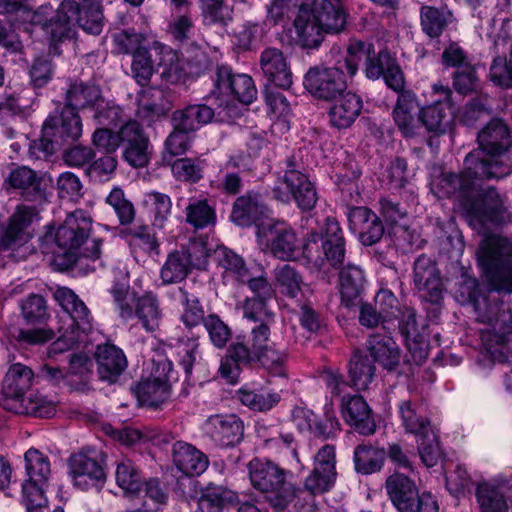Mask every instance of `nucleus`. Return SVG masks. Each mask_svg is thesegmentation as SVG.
I'll return each mask as SVG.
<instances>
[{
	"label": "nucleus",
	"mask_w": 512,
	"mask_h": 512,
	"mask_svg": "<svg viewBox=\"0 0 512 512\" xmlns=\"http://www.w3.org/2000/svg\"><path fill=\"white\" fill-rule=\"evenodd\" d=\"M266 298H249L246 299L241 308L243 316L252 321H260L271 325L274 322V314L270 311L265 303Z\"/></svg>",
	"instance_id": "69168bd1"
},
{
	"label": "nucleus",
	"mask_w": 512,
	"mask_h": 512,
	"mask_svg": "<svg viewBox=\"0 0 512 512\" xmlns=\"http://www.w3.org/2000/svg\"><path fill=\"white\" fill-rule=\"evenodd\" d=\"M253 79L247 74H233L231 69L221 66L217 70L213 94L220 104L229 105L233 100L250 104L256 97Z\"/></svg>",
	"instance_id": "f3484780"
},
{
	"label": "nucleus",
	"mask_w": 512,
	"mask_h": 512,
	"mask_svg": "<svg viewBox=\"0 0 512 512\" xmlns=\"http://www.w3.org/2000/svg\"><path fill=\"white\" fill-rule=\"evenodd\" d=\"M235 494L220 486H207L197 501L195 512H222L227 504L233 502Z\"/></svg>",
	"instance_id": "de8ad7c7"
},
{
	"label": "nucleus",
	"mask_w": 512,
	"mask_h": 512,
	"mask_svg": "<svg viewBox=\"0 0 512 512\" xmlns=\"http://www.w3.org/2000/svg\"><path fill=\"white\" fill-rule=\"evenodd\" d=\"M213 116V110L207 105H190L183 110L174 112L173 125L177 129L194 132L208 124Z\"/></svg>",
	"instance_id": "c03bdc74"
},
{
	"label": "nucleus",
	"mask_w": 512,
	"mask_h": 512,
	"mask_svg": "<svg viewBox=\"0 0 512 512\" xmlns=\"http://www.w3.org/2000/svg\"><path fill=\"white\" fill-rule=\"evenodd\" d=\"M504 483L502 476H496L478 484L476 496L481 512H510L501 490Z\"/></svg>",
	"instance_id": "f704fd0d"
},
{
	"label": "nucleus",
	"mask_w": 512,
	"mask_h": 512,
	"mask_svg": "<svg viewBox=\"0 0 512 512\" xmlns=\"http://www.w3.org/2000/svg\"><path fill=\"white\" fill-rule=\"evenodd\" d=\"M399 414L405 431L415 435L416 439L434 431L430 422L418 412L417 406L410 401L400 403Z\"/></svg>",
	"instance_id": "49530a36"
},
{
	"label": "nucleus",
	"mask_w": 512,
	"mask_h": 512,
	"mask_svg": "<svg viewBox=\"0 0 512 512\" xmlns=\"http://www.w3.org/2000/svg\"><path fill=\"white\" fill-rule=\"evenodd\" d=\"M54 298L65 315L61 318L59 337L50 346L49 355L62 353L78 343L85 342L92 330L90 311L73 290L59 287L54 292Z\"/></svg>",
	"instance_id": "423d86ee"
},
{
	"label": "nucleus",
	"mask_w": 512,
	"mask_h": 512,
	"mask_svg": "<svg viewBox=\"0 0 512 512\" xmlns=\"http://www.w3.org/2000/svg\"><path fill=\"white\" fill-rule=\"evenodd\" d=\"M280 397L276 393H271L266 390H254L250 388H242L239 391V400L246 406L254 410H269L278 401Z\"/></svg>",
	"instance_id": "052dcab7"
},
{
	"label": "nucleus",
	"mask_w": 512,
	"mask_h": 512,
	"mask_svg": "<svg viewBox=\"0 0 512 512\" xmlns=\"http://www.w3.org/2000/svg\"><path fill=\"white\" fill-rule=\"evenodd\" d=\"M173 461L181 472L189 476L200 475L208 467L207 457L200 450L183 441L173 445Z\"/></svg>",
	"instance_id": "ea45409f"
},
{
	"label": "nucleus",
	"mask_w": 512,
	"mask_h": 512,
	"mask_svg": "<svg viewBox=\"0 0 512 512\" xmlns=\"http://www.w3.org/2000/svg\"><path fill=\"white\" fill-rule=\"evenodd\" d=\"M110 293L115 309L122 320L129 321L136 317L148 332L158 328L162 310L156 294L147 291L137 296L136 292L130 290L127 283H114Z\"/></svg>",
	"instance_id": "9d476101"
},
{
	"label": "nucleus",
	"mask_w": 512,
	"mask_h": 512,
	"mask_svg": "<svg viewBox=\"0 0 512 512\" xmlns=\"http://www.w3.org/2000/svg\"><path fill=\"white\" fill-rule=\"evenodd\" d=\"M33 377L32 370L21 363L10 366L3 383V394L7 398L6 409L8 405L18 404L27 397L26 392L32 385Z\"/></svg>",
	"instance_id": "72a5a7b5"
},
{
	"label": "nucleus",
	"mask_w": 512,
	"mask_h": 512,
	"mask_svg": "<svg viewBox=\"0 0 512 512\" xmlns=\"http://www.w3.org/2000/svg\"><path fill=\"white\" fill-rule=\"evenodd\" d=\"M103 9L99 0H81L79 4L64 0L51 23L38 27L51 34L52 41L72 38L75 26L91 34H99L103 27Z\"/></svg>",
	"instance_id": "0eeeda50"
},
{
	"label": "nucleus",
	"mask_w": 512,
	"mask_h": 512,
	"mask_svg": "<svg viewBox=\"0 0 512 512\" xmlns=\"http://www.w3.org/2000/svg\"><path fill=\"white\" fill-rule=\"evenodd\" d=\"M260 68L275 86L288 89L292 85V73L281 50L266 48L260 56Z\"/></svg>",
	"instance_id": "473e14b6"
},
{
	"label": "nucleus",
	"mask_w": 512,
	"mask_h": 512,
	"mask_svg": "<svg viewBox=\"0 0 512 512\" xmlns=\"http://www.w3.org/2000/svg\"><path fill=\"white\" fill-rule=\"evenodd\" d=\"M335 449L323 446L314 457V468L305 480V488L312 494L328 491L336 480Z\"/></svg>",
	"instance_id": "393cba45"
},
{
	"label": "nucleus",
	"mask_w": 512,
	"mask_h": 512,
	"mask_svg": "<svg viewBox=\"0 0 512 512\" xmlns=\"http://www.w3.org/2000/svg\"><path fill=\"white\" fill-rule=\"evenodd\" d=\"M256 240L260 250L274 257L291 261L301 256L318 267L327 261L331 266L339 265L344 258V240L336 220L328 218L320 231H311L303 244L287 223L266 219L258 225Z\"/></svg>",
	"instance_id": "f03ea898"
},
{
	"label": "nucleus",
	"mask_w": 512,
	"mask_h": 512,
	"mask_svg": "<svg viewBox=\"0 0 512 512\" xmlns=\"http://www.w3.org/2000/svg\"><path fill=\"white\" fill-rule=\"evenodd\" d=\"M231 218L239 226L254 224L257 229L261 222L271 219L267 215L266 207L256 195L239 197L234 204Z\"/></svg>",
	"instance_id": "58836bf2"
},
{
	"label": "nucleus",
	"mask_w": 512,
	"mask_h": 512,
	"mask_svg": "<svg viewBox=\"0 0 512 512\" xmlns=\"http://www.w3.org/2000/svg\"><path fill=\"white\" fill-rule=\"evenodd\" d=\"M387 493L399 512H438V504L430 493L418 495L414 483L401 473L386 480Z\"/></svg>",
	"instance_id": "dca6fc26"
},
{
	"label": "nucleus",
	"mask_w": 512,
	"mask_h": 512,
	"mask_svg": "<svg viewBox=\"0 0 512 512\" xmlns=\"http://www.w3.org/2000/svg\"><path fill=\"white\" fill-rule=\"evenodd\" d=\"M170 362L156 365L150 376L142 378L135 387L134 393L142 406L158 407L167 401L171 395L167 370Z\"/></svg>",
	"instance_id": "4be33fe9"
},
{
	"label": "nucleus",
	"mask_w": 512,
	"mask_h": 512,
	"mask_svg": "<svg viewBox=\"0 0 512 512\" xmlns=\"http://www.w3.org/2000/svg\"><path fill=\"white\" fill-rule=\"evenodd\" d=\"M479 151L470 153L465 159V172L461 175L444 173L432 179V192L438 197L466 199L459 203V209L466 213L470 225L475 229L498 224L503 221L502 203L495 190H488L483 198L471 202V190L475 180L480 178H501L511 172V165L505 156L512 145V134L500 119H493L478 134Z\"/></svg>",
	"instance_id": "f257e3e1"
},
{
	"label": "nucleus",
	"mask_w": 512,
	"mask_h": 512,
	"mask_svg": "<svg viewBox=\"0 0 512 512\" xmlns=\"http://www.w3.org/2000/svg\"><path fill=\"white\" fill-rule=\"evenodd\" d=\"M367 348L371 357L387 370H393L400 361L399 348L389 336H371L367 342Z\"/></svg>",
	"instance_id": "37998d69"
},
{
	"label": "nucleus",
	"mask_w": 512,
	"mask_h": 512,
	"mask_svg": "<svg viewBox=\"0 0 512 512\" xmlns=\"http://www.w3.org/2000/svg\"><path fill=\"white\" fill-rule=\"evenodd\" d=\"M363 107L360 96L345 92L332 99L328 111L330 124L337 129L349 128L359 117Z\"/></svg>",
	"instance_id": "7c9ffc66"
},
{
	"label": "nucleus",
	"mask_w": 512,
	"mask_h": 512,
	"mask_svg": "<svg viewBox=\"0 0 512 512\" xmlns=\"http://www.w3.org/2000/svg\"><path fill=\"white\" fill-rule=\"evenodd\" d=\"M451 18V13L446 9H437L430 6L421 9L422 29L430 37H438Z\"/></svg>",
	"instance_id": "4d7b16f0"
},
{
	"label": "nucleus",
	"mask_w": 512,
	"mask_h": 512,
	"mask_svg": "<svg viewBox=\"0 0 512 512\" xmlns=\"http://www.w3.org/2000/svg\"><path fill=\"white\" fill-rule=\"evenodd\" d=\"M478 264L495 290L512 291V240L496 234L485 237L477 252Z\"/></svg>",
	"instance_id": "1a4fd4ad"
},
{
	"label": "nucleus",
	"mask_w": 512,
	"mask_h": 512,
	"mask_svg": "<svg viewBox=\"0 0 512 512\" xmlns=\"http://www.w3.org/2000/svg\"><path fill=\"white\" fill-rule=\"evenodd\" d=\"M215 211L204 199H193L186 208V220L195 228H204L215 222Z\"/></svg>",
	"instance_id": "bf43d9fd"
},
{
	"label": "nucleus",
	"mask_w": 512,
	"mask_h": 512,
	"mask_svg": "<svg viewBox=\"0 0 512 512\" xmlns=\"http://www.w3.org/2000/svg\"><path fill=\"white\" fill-rule=\"evenodd\" d=\"M8 410L18 414H28L37 417H51L56 412V404L53 400L39 394H29L21 402L8 405Z\"/></svg>",
	"instance_id": "09e8293b"
},
{
	"label": "nucleus",
	"mask_w": 512,
	"mask_h": 512,
	"mask_svg": "<svg viewBox=\"0 0 512 512\" xmlns=\"http://www.w3.org/2000/svg\"><path fill=\"white\" fill-rule=\"evenodd\" d=\"M414 282L420 291H427L431 302H437L441 298L442 281L434 262L429 257L420 256L415 261Z\"/></svg>",
	"instance_id": "c9c22d12"
},
{
	"label": "nucleus",
	"mask_w": 512,
	"mask_h": 512,
	"mask_svg": "<svg viewBox=\"0 0 512 512\" xmlns=\"http://www.w3.org/2000/svg\"><path fill=\"white\" fill-rule=\"evenodd\" d=\"M373 47L361 41H353L349 44L345 55L338 59L346 76L356 74L359 64L365 62L366 76L370 79L383 77L388 87L400 91L404 86L403 73L394 57L387 50L381 51L377 57L372 58Z\"/></svg>",
	"instance_id": "6e6552de"
},
{
	"label": "nucleus",
	"mask_w": 512,
	"mask_h": 512,
	"mask_svg": "<svg viewBox=\"0 0 512 512\" xmlns=\"http://www.w3.org/2000/svg\"><path fill=\"white\" fill-rule=\"evenodd\" d=\"M82 135V122L72 107L65 106L59 114L50 115L43 124L42 135L35 147L45 155L77 140Z\"/></svg>",
	"instance_id": "4468645a"
},
{
	"label": "nucleus",
	"mask_w": 512,
	"mask_h": 512,
	"mask_svg": "<svg viewBox=\"0 0 512 512\" xmlns=\"http://www.w3.org/2000/svg\"><path fill=\"white\" fill-rule=\"evenodd\" d=\"M132 76L136 82L145 86L156 72L165 86L184 80L183 62L179 54L169 46L153 41L149 49H137L131 64Z\"/></svg>",
	"instance_id": "39448f33"
},
{
	"label": "nucleus",
	"mask_w": 512,
	"mask_h": 512,
	"mask_svg": "<svg viewBox=\"0 0 512 512\" xmlns=\"http://www.w3.org/2000/svg\"><path fill=\"white\" fill-rule=\"evenodd\" d=\"M68 475L73 486L83 491L99 488L106 480L103 463L95 455L86 452L71 456L68 463Z\"/></svg>",
	"instance_id": "aec40b11"
},
{
	"label": "nucleus",
	"mask_w": 512,
	"mask_h": 512,
	"mask_svg": "<svg viewBox=\"0 0 512 512\" xmlns=\"http://www.w3.org/2000/svg\"><path fill=\"white\" fill-rule=\"evenodd\" d=\"M314 20L326 33H338L346 25V12L341 0H304Z\"/></svg>",
	"instance_id": "cd10ccee"
},
{
	"label": "nucleus",
	"mask_w": 512,
	"mask_h": 512,
	"mask_svg": "<svg viewBox=\"0 0 512 512\" xmlns=\"http://www.w3.org/2000/svg\"><path fill=\"white\" fill-rule=\"evenodd\" d=\"M418 451L421 460L427 467H433L442 459V449L435 433L429 432L420 439H417Z\"/></svg>",
	"instance_id": "0e129e2a"
},
{
	"label": "nucleus",
	"mask_w": 512,
	"mask_h": 512,
	"mask_svg": "<svg viewBox=\"0 0 512 512\" xmlns=\"http://www.w3.org/2000/svg\"><path fill=\"white\" fill-rule=\"evenodd\" d=\"M421 107L416 95L411 91L399 94L393 116L396 125L406 137H412L420 131Z\"/></svg>",
	"instance_id": "c756f323"
},
{
	"label": "nucleus",
	"mask_w": 512,
	"mask_h": 512,
	"mask_svg": "<svg viewBox=\"0 0 512 512\" xmlns=\"http://www.w3.org/2000/svg\"><path fill=\"white\" fill-rule=\"evenodd\" d=\"M218 266L222 270L223 281L226 284L245 282L249 278V269L245 266L243 259L226 247H212Z\"/></svg>",
	"instance_id": "a19ab883"
},
{
	"label": "nucleus",
	"mask_w": 512,
	"mask_h": 512,
	"mask_svg": "<svg viewBox=\"0 0 512 512\" xmlns=\"http://www.w3.org/2000/svg\"><path fill=\"white\" fill-rule=\"evenodd\" d=\"M96 360L100 378L109 383L115 382L127 367L124 353L112 344L98 346Z\"/></svg>",
	"instance_id": "e433bc0d"
},
{
	"label": "nucleus",
	"mask_w": 512,
	"mask_h": 512,
	"mask_svg": "<svg viewBox=\"0 0 512 512\" xmlns=\"http://www.w3.org/2000/svg\"><path fill=\"white\" fill-rule=\"evenodd\" d=\"M202 429L205 435L222 446L238 443L243 435L242 422L233 414L210 416Z\"/></svg>",
	"instance_id": "c85d7f7f"
},
{
	"label": "nucleus",
	"mask_w": 512,
	"mask_h": 512,
	"mask_svg": "<svg viewBox=\"0 0 512 512\" xmlns=\"http://www.w3.org/2000/svg\"><path fill=\"white\" fill-rule=\"evenodd\" d=\"M326 33L314 20L307 4H301L294 18L292 27L286 30L287 42L302 48H316L323 41Z\"/></svg>",
	"instance_id": "b1692460"
},
{
	"label": "nucleus",
	"mask_w": 512,
	"mask_h": 512,
	"mask_svg": "<svg viewBox=\"0 0 512 512\" xmlns=\"http://www.w3.org/2000/svg\"><path fill=\"white\" fill-rule=\"evenodd\" d=\"M398 325L410 351H412L413 345H421L423 343V336L417 325L416 315L413 309L405 308L401 312Z\"/></svg>",
	"instance_id": "e2e57ef3"
},
{
	"label": "nucleus",
	"mask_w": 512,
	"mask_h": 512,
	"mask_svg": "<svg viewBox=\"0 0 512 512\" xmlns=\"http://www.w3.org/2000/svg\"><path fill=\"white\" fill-rule=\"evenodd\" d=\"M133 496L134 507L127 512H160L168 501L166 489L156 479L142 483L140 492Z\"/></svg>",
	"instance_id": "4c0bfd02"
},
{
	"label": "nucleus",
	"mask_w": 512,
	"mask_h": 512,
	"mask_svg": "<svg viewBox=\"0 0 512 512\" xmlns=\"http://www.w3.org/2000/svg\"><path fill=\"white\" fill-rule=\"evenodd\" d=\"M211 253L212 245L201 237L190 241L187 246L171 252L160 271L163 284L180 282L193 269H205Z\"/></svg>",
	"instance_id": "ddd939ff"
},
{
	"label": "nucleus",
	"mask_w": 512,
	"mask_h": 512,
	"mask_svg": "<svg viewBox=\"0 0 512 512\" xmlns=\"http://www.w3.org/2000/svg\"><path fill=\"white\" fill-rule=\"evenodd\" d=\"M123 157L133 167H144L151 156L147 136L137 121H129L122 126Z\"/></svg>",
	"instance_id": "bb28decb"
},
{
	"label": "nucleus",
	"mask_w": 512,
	"mask_h": 512,
	"mask_svg": "<svg viewBox=\"0 0 512 512\" xmlns=\"http://www.w3.org/2000/svg\"><path fill=\"white\" fill-rule=\"evenodd\" d=\"M274 285L282 294L295 297L300 290L301 277L292 266L283 264L274 270Z\"/></svg>",
	"instance_id": "13d9d810"
},
{
	"label": "nucleus",
	"mask_w": 512,
	"mask_h": 512,
	"mask_svg": "<svg viewBox=\"0 0 512 512\" xmlns=\"http://www.w3.org/2000/svg\"><path fill=\"white\" fill-rule=\"evenodd\" d=\"M180 293L183 306V312L181 314L182 323L186 327L192 328L199 325L202 321L204 322V311L198 298L182 289H180Z\"/></svg>",
	"instance_id": "680f3d73"
},
{
	"label": "nucleus",
	"mask_w": 512,
	"mask_h": 512,
	"mask_svg": "<svg viewBox=\"0 0 512 512\" xmlns=\"http://www.w3.org/2000/svg\"><path fill=\"white\" fill-rule=\"evenodd\" d=\"M275 194L282 202L293 199L302 210L312 209L317 201L315 188L307 176L292 168L275 187Z\"/></svg>",
	"instance_id": "412c9836"
},
{
	"label": "nucleus",
	"mask_w": 512,
	"mask_h": 512,
	"mask_svg": "<svg viewBox=\"0 0 512 512\" xmlns=\"http://www.w3.org/2000/svg\"><path fill=\"white\" fill-rule=\"evenodd\" d=\"M433 92L438 97L432 104L421 108L420 127L423 125L429 132L442 134L450 130L455 119L451 91L448 87L434 85Z\"/></svg>",
	"instance_id": "6ab92c4d"
},
{
	"label": "nucleus",
	"mask_w": 512,
	"mask_h": 512,
	"mask_svg": "<svg viewBox=\"0 0 512 512\" xmlns=\"http://www.w3.org/2000/svg\"><path fill=\"white\" fill-rule=\"evenodd\" d=\"M375 368L370 360L357 352L350 361L349 375L354 388L358 390L366 389L372 382Z\"/></svg>",
	"instance_id": "5fc2aeb1"
},
{
	"label": "nucleus",
	"mask_w": 512,
	"mask_h": 512,
	"mask_svg": "<svg viewBox=\"0 0 512 512\" xmlns=\"http://www.w3.org/2000/svg\"><path fill=\"white\" fill-rule=\"evenodd\" d=\"M386 452L382 448L360 445L354 453L355 467L362 474L377 472L383 466Z\"/></svg>",
	"instance_id": "3c124183"
},
{
	"label": "nucleus",
	"mask_w": 512,
	"mask_h": 512,
	"mask_svg": "<svg viewBox=\"0 0 512 512\" xmlns=\"http://www.w3.org/2000/svg\"><path fill=\"white\" fill-rule=\"evenodd\" d=\"M365 277L360 267L347 265L340 272V295L342 303L353 306L364 291Z\"/></svg>",
	"instance_id": "79ce46f5"
},
{
	"label": "nucleus",
	"mask_w": 512,
	"mask_h": 512,
	"mask_svg": "<svg viewBox=\"0 0 512 512\" xmlns=\"http://www.w3.org/2000/svg\"><path fill=\"white\" fill-rule=\"evenodd\" d=\"M266 103L269 108V115L274 120L273 131H288L291 107L285 96L279 92L267 91Z\"/></svg>",
	"instance_id": "8fccbe9b"
},
{
	"label": "nucleus",
	"mask_w": 512,
	"mask_h": 512,
	"mask_svg": "<svg viewBox=\"0 0 512 512\" xmlns=\"http://www.w3.org/2000/svg\"><path fill=\"white\" fill-rule=\"evenodd\" d=\"M510 21H502L501 28L504 30L500 34H490L493 39L496 52L498 54L490 68V79L496 85L502 87H512V43L506 32V26H510Z\"/></svg>",
	"instance_id": "a878e982"
},
{
	"label": "nucleus",
	"mask_w": 512,
	"mask_h": 512,
	"mask_svg": "<svg viewBox=\"0 0 512 512\" xmlns=\"http://www.w3.org/2000/svg\"><path fill=\"white\" fill-rule=\"evenodd\" d=\"M202 13L206 24H226L231 19V8L223 0H201Z\"/></svg>",
	"instance_id": "774afa93"
},
{
	"label": "nucleus",
	"mask_w": 512,
	"mask_h": 512,
	"mask_svg": "<svg viewBox=\"0 0 512 512\" xmlns=\"http://www.w3.org/2000/svg\"><path fill=\"white\" fill-rule=\"evenodd\" d=\"M232 353L242 361L256 360L271 374L285 375V353L270 338V325L261 323L251 330L249 345L232 344Z\"/></svg>",
	"instance_id": "9b49d317"
},
{
	"label": "nucleus",
	"mask_w": 512,
	"mask_h": 512,
	"mask_svg": "<svg viewBox=\"0 0 512 512\" xmlns=\"http://www.w3.org/2000/svg\"><path fill=\"white\" fill-rule=\"evenodd\" d=\"M103 105V99L100 90L95 85H84L83 83H74L67 92V105L76 109L96 110Z\"/></svg>",
	"instance_id": "a18cd8bd"
},
{
	"label": "nucleus",
	"mask_w": 512,
	"mask_h": 512,
	"mask_svg": "<svg viewBox=\"0 0 512 512\" xmlns=\"http://www.w3.org/2000/svg\"><path fill=\"white\" fill-rule=\"evenodd\" d=\"M115 479L118 487L121 488L127 496H133L140 492L142 476L131 460L123 459L117 464Z\"/></svg>",
	"instance_id": "603ef678"
},
{
	"label": "nucleus",
	"mask_w": 512,
	"mask_h": 512,
	"mask_svg": "<svg viewBox=\"0 0 512 512\" xmlns=\"http://www.w3.org/2000/svg\"><path fill=\"white\" fill-rule=\"evenodd\" d=\"M7 182L15 189L23 190L29 195L38 191V181L33 170L23 166L11 171Z\"/></svg>",
	"instance_id": "338daca9"
},
{
	"label": "nucleus",
	"mask_w": 512,
	"mask_h": 512,
	"mask_svg": "<svg viewBox=\"0 0 512 512\" xmlns=\"http://www.w3.org/2000/svg\"><path fill=\"white\" fill-rule=\"evenodd\" d=\"M248 468L252 485L266 494L273 507L282 509L293 502L295 488L286 480V472L282 468L260 459L252 460Z\"/></svg>",
	"instance_id": "f8f14e48"
},
{
	"label": "nucleus",
	"mask_w": 512,
	"mask_h": 512,
	"mask_svg": "<svg viewBox=\"0 0 512 512\" xmlns=\"http://www.w3.org/2000/svg\"><path fill=\"white\" fill-rule=\"evenodd\" d=\"M91 228L92 220L82 210L67 215L64 223L56 231L49 227L45 239L55 241L57 250L54 254L56 259L60 260V265L69 268L82 259H90L93 262L100 260L102 241L88 239Z\"/></svg>",
	"instance_id": "20e7f679"
},
{
	"label": "nucleus",
	"mask_w": 512,
	"mask_h": 512,
	"mask_svg": "<svg viewBox=\"0 0 512 512\" xmlns=\"http://www.w3.org/2000/svg\"><path fill=\"white\" fill-rule=\"evenodd\" d=\"M121 234L127 238L133 252L140 250L147 254L159 253V243L147 226L125 229Z\"/></svg>",
	"instance_id": "864d4df0"
},
{
	"label": "nucleus",
	"mask_w": 512,
	"mask_h": 512,
	"mask_svg": "<svg viewBox=\"0 0 512 512\" xmlns=\"http://www.w3.org/2000/svg\"><path fill=\"white\" fill-rule=\"evenodd\" d=\"M37 212L31 207L24 205L18 206L9 219L8 225L0 237V247L2 250L11 251L16 256V252L26 246L31 238L28 226L36 219Z\"/></svg>",
	"instance_id": "5701e85b"
},
{
	"label": "nucleus",
	"mask_w": 512,
	"mask_h": 512,
	"mask_svg": "<svg viewBox=\"0 0 512 512\" xmlns=\"http://www.w3.org/2000/svg\"><path fill=\"white\" fill-rule=\"evenodd\" d=\"M27 479L22 485L23 502L27 512H41L47 500L45 488L51 473L48 457L37 449L25 453Z\"/></svg>",
	"instance_id": "2eb2a0df"
},
{
	"label": "nucleus",
	"mask_w": 512,
	"mask_h": 512,
	"mask_svg": "<svg viewBox=\"0 0 512 512\" xmlns=\"http://www.w3.org/2000/svg\"><path fill=\"white\" fill-rule=\"evenodd\" d=\"M346 78L341 62L336 61L334 67L310 69L305 75L304 86L315 97L332 100L345 93Z\"/></svg>",
	"instance_id": "a211bd4d"
},
{
	"label": "nucleus",
	"mask_w": 512,
	"mask_h": 512,
	"mask_svg": "<svg viewBox=\"0 0 512 512\" xmlns=\"http://www.w3.org/2000/svg\"><path fill=\"white\" fill-rule=\"evenodd\" d=\"M455 299L461 305H472L477 320L484 325L480 329V340L486 355L494 362L508 359L507 345L512 342V314L491 297L478 290L475 278L464 272L454 292Z\"/></svg>",
	"instance_id": "7ed1b4c3"
},
{
	"label": "nucleus",
	"mask_w": 512,
	"mask_h": 512,
	"mask_svg": "<svg viewBox=\"0 0 512 512\" xmlns=\"http://www.w3.org/2000/svg\"><path fill=\"white\" fill-rule=\"evenodd\" d=\"M143 204L153 215V225L162 228L171 214L170 197L160 192H148L144 195Z\"/></svg>",
	"instance_id": "6e6d98bb"
},
{
	"label": "nucleus",
	"mask_w": 512,
	"mask_h": 512,
	"mask_svg": "<svg viewBox=\"0 0 512 512\" xmlns=\"http://www.w3.org/2000/svg\"><path fill=\"white\" fill-rule=\"evenodd\" d=\"M342 417L356 431L364 435L374 433L376 424L366 401L358 395L343 397Z\"/></svg>",
	"instance_id": "2f4dec72"
}]
</instances>
